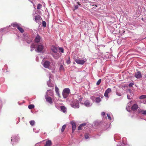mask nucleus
<instances>
[{
  "label": "nucleus",
  "instance_id": "nucleus-54",
  "mask_svg": "<svg viewBox=\"0 0 146 146\" xmlns=\"http://www.w3.org/2000/svg\"><path fill=\"white\" fill-rule=\"evenodd\" d=\"M36 60L37 61H38V58L37 57H36Z\"/></svg>",
  "mask_w": 146,
  "mask_h": 146
},
{
  "label": "nucleus",
  "instance_id": "nucleus-7",
  "mask_svg": "<svg viewBox=\"0 0 146 146\" xmlns=\"http://www.w3.org/2000/svg\"><path fill=\"white\" fill-rule=\"evenodd\" d=\"M127 98L129 99H131L133 95V92L130 90H128L127 91Z\"/></svg>",
  "mask_w": 146,
  "mask_h": 146
},
{
  "label": "nucleus",
  "instance_id": "nucleus-18",
  "mask_svg": "<svg viewBox=\"0 0 146 146\" xmlns=\"http://www.w3.org/2000/svg\"><path fill=\"white\" fill-rule=\"evenodd\" d=\"M51 78V76H49V80H50V78ZM47 84L48 87H53L54 85L53 84L51 83L50 80L48 81L47 82Z\"/></svg>",
  "mask_w": 146,
  "mask_h": 146
},
{
  "label": "nucleus",
  "instance_id": "nucleus-14",
  "mask_svg": "<svg viewBox=\"0 0 146 146\" xmlns=\"http://www.w3.org/2000/svg\"><path fill=\"white\" fill-rule=\"evenodd\" d=\"M52 145L51 141L50 140H46L45 144L44 146H50Z\"/></svg>",
  "mask_w": 146,
  "mask_h": 146
},
{
  "label": "nucleus",
  "instance_id": "nucleus-41",
  "mask_svg": "<svg viewBox=\"0 0 146 146\" xmlns=\"http://www.w3.org/2000/svg\"><path fill=\"white\" fill-rule=\"evenodd\" d=\"M126 109L128 111H129L130 110L131 108L129 106H127Z\"/></svg>",
  "mask_w": 146,
  "mask_h": 146
},
{
  "label": "nucleus",
  "instance_id": "nucleus-1",
  "mask_svg": "<svg viewBox=\"0 0 146 146\" xmlns=\"http://www.w3.org/2000/svg\"><path fill=\"white\" fill-rule=\"evenodd\" d=\"M11 26L17 28L21 33H22L24 32V30L21 27V25L19 23H14L12 24L11 26L9 25V27Z\"/></svg>",
  "mask_w": 146,
  "mask_h": 146
},
{
  "label": "nucleus",
  "instance_id": "nucleus-19",
  "mask_svg": "<svg viewBox=\"0 0 146 146\" xmlns=\"http://www.w3.org/2000/svg\"><path fill=\"white\" fill-rule=\"evenodd\" d=\"M51 50L54 53L57 52L58 50L57 48L55 46H52L51 47Z\"/></svg>",
  "mask_w": 146,
  "mask_h": 146
},
{
  "label": "nucleus",
  "instance_id": "nucleus-11",
  "mask_svg": "<svg viewBox=\"0 0 146 146\" xmlns=\"http://www.w3.org/2000/svg\"><path fill=\"white\" fill-rule=\"evenodd\" d=\"M53 57L56 59H58L60 56V54L59 52H56L52 54Z\"/></svg>",
  "mask_w": 146,
  "mask_h": 146
},
{
  "label": "nucleus",
  "instance_id": "nucleus-25",
  "mask_svg": "<svg viewBox=\"0 0 146 146\" xmlns=\"http://www.w3.org/2000/svg\"><path fill=\"white\" fill-rule=\"evenodd\" d=\"M86 125V123H84L81 124L78 127V130H80L82 129V127L84 126H85Z\"/></svg>",
  "mask_w": 146,
  "mask_h": 146
},
{
  "label": "nucleus",
  "instance_id": "nucleus-10",
  "mask_svg": "<svg viewBox=\"0 0 146 146\" xmlns=\"http://www.w3.org/2000/svg\"><path fill=\"white\" fill-rule=\"evenodd\" d=\"M84 105L86 107H89L92 106V104L90 103L89 101L87 100L84 102Z\"/></svg>",
  "mask_w": 146,
  "mask_h": 146
},
{
  "label": "nucleus",
  "instance_id": "nucleus-55",
  "mask_svg": "<svg viewBox=\"0 0 146 146\" xmlns=\"http://www.w3.org/2000/svg\"><path fill=\"white\" fill-rule=\"evenodd\" d=\"M117 146H120V145H117Z\"/></svg>",
  "mask_w": 146,
  "mask_h": 146
},
{
  "label": "nucleus",
  "instance_id": "nucleus-35",
  "mask_svg": "<svg viewBox=\"0 0 146 146\" xmlns=\"http://www.w3.org/2000/svg\"><path fill=\"white\" fill-rule=\"evenodd\" d=\"M32 41V39L29 38H27L26 40V41L28 43H30Z\"/></svg>",
  "mask_w": 146,
  "mask_h": 146
},
{
  "label": "nucleus",
  "instance_id": "nucleus-34",
  "mask_svg": "<svg viewBox=\"0 0 146 146\" xmlns=\"http://www.w3.org/2000/svg\"><path fill=\"white\" fill-rule=\"evenodd\" d=\"M122 146H129L128 144L127 143L125 142H123L121 144Z\"/></svg>",
  "mask_w": 146,
  "mask_h": 146
},
{
  "label": "nucleus",
  "instance_id": "nucleus-33",
  "mask_svg": "<svg viewBox=\"0 0 146 146\" xmlns=\"http://www.w3.org/2000/svg\"><path fill=\"white\" fill-rule=\"evenodd\" d=\"M140 112L143 115H146V110H142L140 111Z\"/></svg>",
  "mask_w": 146,
  "mask_h": 146
},
{
  "label": "nucleus",
  "instance_id": "nucleus-57",
  "mask_svg": "<svg viewBox=\"0 0 146 146\" xmlns=\"http://www.w3.org/2000/svg\"><path fill=\"white\" fill-rule=\"evenodd\" d=\"M125 139V138H124L123 139V140H124V139Z\"/></svg>",
  "mask_w": 146,
  "mask_h": 146
},
{
  "label": "nucleus",
  "instance_id": "nucleus-39",
  "mask_svg": "<svg viewBox=\"0 0 146 146\" xmlns=\"http://www.w3.org/2000/svg\"><path fill=\"white\" fill-rule=\"evenodd\" d=\"M101 79L99 80H98L97 82L96 85H99L101 83Z\"/></svg>",
  "mask_w": 146,
  "mask_h": 146
},
{
  "label": "nucleus",
  "instance_id": "nucleus-43",
  "mask_svg": "<svg viewBox=\"0 0 146 146\" xmlns=\"http://www.w3.org/2000/svg\"><path fill=\"white\" fill-rule=\"evenodd\" d=\"M140 102L141 103H143L146 104V100H141Z\"/></svg>",
  "mask_w": 146,
  "mask_h": 146
},
{
  "label": "nucleus",
  "instance_id": "nucleus-9",
  "mask_svg": "<svg viewBox=\"0 0 146 146\" xmlns=\"http://www.w3.org/2000/svg\"><path fill=\"white\" fill-rule=\"evenodd\" d=\"M45 98L46 101L49 103L50 104H51L52 103V98L50 97H48V96L45 95Z\"/></svg>",
  "mask_w": 146,
  "mask_h": 146
},
{
  "label": "nucleus",
  "instance_id": "nucleus-31",
  "mask_svg": "<svg viewBox=\"0 0 146 146\" xmlns=\"http://www.w3.org/2000/svg\"><path fill=\"white\" fill-rule=\"evenodd\" d=\"M66 125H64L62 127L61 129V132H63L64 131L66 127Z\"/></svg>",
  "mask_w": 146,
  "mask_h": 146
},
{
  "label": "nucleus",
  "instance_id": "nucleus-27",
  "mask_svg": "<svg viewBox=\"0 0 146 146\" xmlns=\"http://www.w3.org/2000/svg\"><path fill=\"white\" fill-rule=\"evenodd\" d=\"M55 91L58 96H59L60 94L59 92V89L56 86L55 87Z\"/></svg>",
  "mask_w": 146,
  "mask_h": 146
},
{
  "label": "nucleus",
  "instance_id": "nucleus-6",
  "mask_svg": "<svg viewBox=\"0 0 146 146\" xmlns=\"http://www.w3.org/2000/svg\"><path fill=\"white\" fill-rule=\"evenodd\" d=\"M42 63L43 66L46 68H49V66H50V64H51V63H50V62L48 61H46L44 62L43 60Z\"/></svg>",
  "mask_w": 146,
  "mask_h": 146
},
{
  "label": "nucleus",
  "instance_id": "nucleus-38",
  "mask_svg": "<svg viewBox=\"0 0 146 146\" xmlns=\"http://www.w3.org/2000/svg\"><path fill=\"white\" fill-rule=\"evenodd\" d=\"M42 25L43 27H45L46 26V23L44 21H43L42 22Z\"/></svg>",
  "mask_w": 146,
  "mask_h": 146
},
{
  "label": "nucleus",
  "instance_id": "nucleus-53",
  "mask_svg": "<svg viewBox=\"0 0 146 146\" xmlns=\"http://www.w3.org/2000/svg\"><path fill=\"white\" fill-rule=\"evenodd\" d=\"M29 1H30L32 3H33V2L32 0H29Z\"/></svg>",
  "mask_w": 146,
  "mask_h": 146
},
{
  "label": "nucleus",
  "instance_id": "nucleus-48",
  "mask_svg": "<svg viewBox=\"0 0 146 146\" xmlns=\"http://www.w3.org/2000/svg\"><path fill=\"white\" fill-rule=\"evenodd\" d=\"M133 84L132 83H130L129 85V87H131L132 86H133Z\"/></svg>",
  "mask_w": 146,
  "mask_h": 146
},
{
  "label": "nucleus",
  "instance_id": "nucleus-26",
  "mask_svg": "<svg viewBox=\"0 0 146 146\" xmlns=\"http://www.w3.org/2000/svg\"><path fill=\"white\" fill-rule=\"evenodd\" d=\"M101 101V99L100 97H98L96 98L95 102L97 103L100 102Z\"/></svg>",
  "mask_w": 146,
  "mask_h": 146
},
{
  "label": "nucleus",
  "instance_id": "nucleus-28",
  "mask_svg": "<svg viewBox=\"0 0 146 146\" xmlns=\"http://www.w3.org/2000/svg\"><path fill=\"white\" fill-rule=\"evenodd\" d=\"M30 123L32 126H33L35 123V121L34 120H31L29 122Z\"/></svg>",
  "mask_w": 146,
  "mask_h": 146
},
{
  "label": "nucleus",
  "instance_id": "nucleus-52",
  "mask_svg": "<svg viewBox=\"0 0 146 146\" xmlns=\"http://www.w3.org/2000/svg\"><path fill=\"white\" fill-rule=\"evenodd\" d=\"M35 129H33V131L34 132H36V133H38V131H35Z\"/></svg>",
  "mask_w": 146,
  "mask_h": 146
},
{
  "label": "nucleus",
  "instance_id": "nucleus-22",
  "mask_svg": "<svg viewBox=\"0 0 146 146\" xmlns=\"http://www.w3.org/2000/svg\"><path fill=\"white\" fill-rule=\"evenodd\" d=\"M61 111L64 113L66 112V109L65 107L63 106H60V109Z\"/></svg>",
  "mask_w": 146,
  "mask_h": 146
},
{
  "label": "nucleus",
  "instance_id": "nucleus-50",
  "mask_svg": "<svg viewBox=\"0 0 146 146\" xmlns=\"http://www.w3.org/2000/svg\"><path fill=\"white\" fill-rule=\"evenodd\" d=\"M78 5H76L75 6V9H78Z\"/></svg>",
  "mask_w": 146,
  "mask_h": 146
},
{
  "label": "nucleus",
  "instance_id": "nucleus-2",
  "mask_svg": "<svg viewBox=\"0 0 146 146\" xmlns=\"http://www.w3.org/2000/svg\"><path fill=\"white\" fill-rule=\"evenodd\" d=\"M71 105L72 107L74 108H79V104L78 101L77 99L74 100L71 104Z\"/></svg>",
  "mask_w": 146,
  "mask_h": 146
},
{
  "label": "nucleus",
  "instance_id": "nucleus-56",
  "mask_svg": "<svg viewBox=\"0 0 146 146\" xmlns=\"http://www.w3.org/2000/svg\"><path fill=\"white\" fill-rule=\"evenodd\" d=\"M95 5V6H96V7H97V5Z\"/></svg>",
  "mask_w": 146,
  "mask_h": 146
},
{
  "label": "nucleus",
  "instance_id": "nucleus-32",
  "mask_svg": "<svg viewBox=\"0 0 146 146\" xmlns=\"http://www.w3.org/2000/svg\"><path fill=\"white\" fill-rule=\"evenodd\" d=\"M139 98L140 99H143L146 98V95H142L139 97Z\"/></svg>",
  "mask_w": 146,
  "mask_h": 146
},
{
  "label": "nucleus",
  "instance_id": "nucleus-29",
  "mask_svg": "<svg viewBox=\"0 0 146 146\" xmlns=\"http://www.w3.org/2000/svg\"><path fill=\"white\" fill-rule=\"evenodd\" d=\"M34 105L33 104L30 105L28 106V108L29 109H31L33 108H34Z\"/></svg>",
  "mask_w": 146,
  "mask_h": 146
},
{
  "label": "nucleus",
  "instance_id": "nucleus-44",
  "mask_svg": "<svg viewBox=\"0 0 146 146\" xmlns=\"http://www.w3.org/2000/svg\"><path fill=\"white\" fill-rule=\"evenodd\" d=\"M132 101H131L129 103H128L127 104V106H129V107H130L131 105V104H132Z\"/></svg>",
  "mask_w": 146,
  "mask_h": 146
},
{
  "label": "nucleus",
  "instance_id": "nucleus-42",
  "mask_svg": "<svg viewBox=\"0 0 146 146\" xmlns=\"http://www.w3.org/2000/svg\"><path fill=\"white\" fill-rule=\"evenodd\" d=\"M59 50L62 53H63L64 52V49H63L62 48H59Z\"/></svg>",
  "mask_w": 146,
  "mask_h": 146
},
{
  "label": "nucleus",
  "instance_id": "nucleus-17",
  "mask_svg": "<svg viewBox=\"0 0 146 146\" xmlns=\"http://www.w3.org/2000/svg\"><path fill=\"white\" fill-rule=\"evenodd\" d=\"M37 44L36 42H34L31 44V50L32 51L34 49V48L36 47V45H37Z\"/></svg>",
  "mask_w": 146,
  "mask_h": 146
},
{
  "label": "nucleus",
  "instance_id": "nucleus-47",
  "mask_svg": "<svg viewBox=\"0 0 146 146\" xmlns=\"http://www.w3.org/2000/svg\"><path fill=\"white\" fill-rule=\"evenodd\" d=\"M107 116L108 117V119L110 120L111 119V117L110 116V114H107Z\"/></svg>",
  "mask_w": 146,
  "mask_h": 146
},
{
  "label": "nucleus",
  "instance_id": "nucleus-45",
  "mask_svg": "<svg viewBox=\"0 0 146 146\" xmlns=\"http://www.w3.org/2000/svg\"><path fill=\"white\" fill-rule=\"evenodd\" d=\"M96 98L94 96H92L90 98L93 101H94V100H95Z\"/></svg>",
  "mask_w": 146,
  "mask_h": 146
},
{
  "label": "nucleus",
  "instance_id": "nucleus-20",
  "mask_svg": "<svg viewBox=\"0 0 146 146\" xmlns=\"http://www.w3.org/2000/svg\"><path fill=\"white\" fill-rule=\"evenodd\" d=\"M138 108L137 105L136 104H134L131 107V109L133 110H137Z\"/></svg>",
  "mask_w": 146,
  "mask_h": 146
},
{
  "label": "nucleus",
  "instance_id": "nucleus-13",
  "mask_svg": "<svg viewBox=\"0 0 146 146\" xmlns=\"http://www.w3.org/2000/svg\"><path fill=\"white\" fill-rule=\"evenodd\" d=\"M71 124L72 126V132L73 133L76 128V123L72 121Z\"/></svg>",
  "mask_w": 146,
  "mask_h": 146
},
{
  "label": "nucleus",
  "instance_id": "nucleus-16",
  "mask_svg": "<svg viewBox=\"0 0 146 146\" xmlns=\"http://www.w3.org/2000/svg\"><path fill=\"white\" fill-rule=\"evenodd\" d=\"M6 28H2L1 29H0V42L1 41V39L2 37V32H3L4 31H6Z\"/></svg>",
  "mask_w": 146,
  "mask_h": 146
},
{
  "label": "nucleus",
  "instance_id": "nucleus-12",
  "mask_svg": "<svg viewBox=\"0 0 146 146\" xmlns=\"http://www.w3.org/2000/svg\"><path fill=\"white\" fill-rule=\"evenodd\" d=\"M135 76L137 78L139 79L141 78L142 76L141 72L140 71H138L137 73H135Z\"/></svg>",
  "mask_w": 146,
  "mask_h": 146
},
{
  "label": "nucleus",
  "instance_id": "nucleus-36",
  "mask_svg": "<svg viewBox=\"0 0 146 146\" xmlns=\"http://www.w3.org/2000/svg\"><path fill=\"white\" fill-rule=\"evenodd\" d=\"M42 7V5L40 4H38L37 5V9H40Z\"/></svg>",
  "mask_w": 146,
  "mask_h": 146
},
{
  "label": "nucleus",
  "instance_id": "nucleus-21",
  "mask_svg": "<svg viewBox=\"0 0 146 146\" xmlns=\"http://www.w3.org/2000/svg\"><path fill=\"white\" fill-rule=\"evenodd\" d=\"M41 18L40 16L39 15L37 16L35 18V21L37 23L40 20Z\"/></svg>",
  "mask_w": 146,
  "mask_h": 146
},
{
  "label": "nucleus",
  "instance_id": "nucleus-59",
  "mask_svg": "<svg viewBox=\"0 0 146 146\" xmlns=\"http://www.w3.org/2000/svg\"><path fill=\"white\" fill-rule=\"evenodd\" d=\"M145 38H146V37H145Z\"/></svg>",
  "mask_w": 146,
  "mask_h": 146
},
{
  "label": "nucleus",
  "instance_id": "nucleus-8",
  "mask_svg": "<svg viewBox=\"0 0 146 146\" xmlns=\"http://www.w3.org/2000/svg\"><path fill=\"white\" fill-rule=\"evenodd\" d=\"M111 88H108L105 92L104 94V96H105L106 97L108 98L109 97V96H108V94L110 92H111Z\"/></svg>",
  "mask_w": 146,
  "mask_h": 146
},
{
  "label": "nucleus",
  "instance_id": "nucleus-58",
  "mask_svg": "<svg viewBox=\"0 0 146 146\" xmlns=\"http://www.w3.org/2000/svg\"><path fill=\"white\" fill-rule=\"evenodd\" d=\"M145 120H146V119H145Z\"/></svg>",
  "mask_w": 146,
  "mask_h": 146
},
{
  "label": "nucleus",
  "instance_id": "nucleus-23",
  "mask_svg": "<svg viewBox=\"0 0 146 146\" xmlns=\"http://www.w3.org/2000/svg\"><path fill=\"white\" fill-rule=\"evenodd\" d=\"M11 141L17 142V141L18 138L17 137L15 136H13L11 137Z\"/></svg>",
  "mask_w": 146,
  "mask_h": 146
},
{
  "label": "nucleus",
  "instance_id": "nucleus-5",
  "mask_svg": "<svg viewBox=\"0 0 146 146\" xmlns=\"http://www.w3.org/2000/svg\"><path fill=\"white\" fill-rule=\"evenodd\" d=\"M36 51L38 52H41L44 49V46L41 44H38L36 45Z\"/></svg>",
  "mask_w": 146,
  "mask_h": 146
},
{
  "label": "nucleus",
  "instance_id": "nucleus-51",
  "mask_svg": "<svg viewBox=\"0 0 146 146\" xmlns=\"http://www.w3.org/2000/svg\"><path fill=\"white\" fill-rule=\"evenodd\" d=\"M67 63L68 64H69L70 63V60H68L67 61Z\"/></svg>",
  "mask_w": 146,
  "mask_h": 146
},
{
  "label": "nucleus",
  "instance_id": "nucleus-46",
  "mask_svg": "<svg viewBox=\"0 0 146 146\" xmlns=\"http://www.w3.org/2000/svg\"><path fill=\"white\" fill-rule=\"evenodd\" d=\"M116 94L118 96H121V94L119 92L117 91L116 92Z\"/></svg>",
  "mask_w": 146,
  "mask_h": 146
},
{
  "label": "nucleus",
  "instance_id": "nucleus-30",
  "mask_svg": "<svg viewBox=\"0 0 146 146\" xmlns=\"http://www.w3.org/2000/svg\"><path fill=\"white\" fill-rule=\"evenodd\" d=\"M60 106H60V104H56V107L59 110H60Z\"/></svg>",
  "mask_w": 146,
  "mask_h": 146
},
{
  "label": "nucleus",
  "instance_id": "nucleus-24",
  "mask_svg": "<svg viewBox=\"0 0 146 146\" xmlns=\"http://www.w3.org/2000/svg\"><path fill=\"white\" fill-rule=\"evenodd\" d=\"M48 93H50V94H49V95H51L52 94V90H48L47 92L46 93V94L45 95L48 96Z\"/></svg>",
  "mask_w": 146,
  "mask_h": 146
},
{
  "label": "nucleus",
  "instance_id": "nucleus-4",
  "mask_svg": "<svg viewBox=\"0 0 146 146\" xmlns=\"http://www.w3.org/2000/svg\"><path fill=\"white\" fill-rule=\"evenodd\" d=\"M87 60L86 58H84L82 59H76L75 60V61L77 64L82 65L86 62Z\"/></svg>",
  "mask_w": 146,
  "mask_h": 146
},
{
  "label": "nucleus",
  "instance_id": "nucleus-15",
  "mask_svg": "<svg viewBox=\"0 0 146 146\" xmlns=\"http://www.w3.org/2000/svg\"><path fill=\"white\" fill-rule=\"evenodd\" d=\"M40 39V36L38 35L36 36L35 38V42H36L37 44H38V42H39Z\"/></svg>",
  "mask_w": 146,
  "mask_h": 146
},
{
  "label": "nucleus",
  "instance_id": "nucleus-37",
  "mask_svg": "<svg viewBox=\"0 0 146 146\" xmlns=\"http://www.w3.org/2000/svg\"><path fill=\"white\" fill-rule=\"evenodd\" d=\"M60 70V71H64V68L63 67V66L62 65H61L60 66V68H59Z\"/></svg>",
  "mask_w": 146,
  "mask_h": 146
},
{
  "label": "nucleus",
  "instance_id": "nucleus-3",
  "mask_svg": "<svg viewBox=\"0 0 146 146\" xmlns=\"http://www.w3.org/2000/svg\"><path fill=\"white\" fill-rule=\"evenodd\" d=\"M70 93V90L68 88H65L62 92V95L64 98H66Z\"/></svg>",
  "mask_w": 146,
  "mask_h": 146
},
{
  "label": "nucleus",
  "instance_id": "nucleus-49",
  "mask_svg": "<svg viewBox=\"0 0 146 146\" xmlns=\"http://www.w3.org/2000/svg\"><path fill=\"white\" fill-rule=\"evenodd\" d=\"M105 115V113L104 112H102L101 113V115L102 116H104Z\"/></svg>",
  "mask_w": 146,
  "mask_h": 146
},
{
  "label": "nucleus",
  "instance_id": "nucleus-40",
  "mask_svg": "<svg viewBox=\"0 0 146 146\" xmlns=\"http://www.w3.org/2000/svg\"><path fill=\"white\" fill-rule=\"evenodd\" d=\"M85 137L86 139H88L89 138L88 134V133H86L85 135Z\"/></svg>",
  "mask_w": 146,
  "mask_h": 146
}]
</instances>
